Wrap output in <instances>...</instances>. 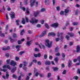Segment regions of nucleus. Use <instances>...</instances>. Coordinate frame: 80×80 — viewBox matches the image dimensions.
<instances>
[{
	"label": "nucleus",
	"mask_w": 80,
	"mask_h": 80,
	"mask_svg": "<svg viewBox=\"0 0 80 80\" xmlns=\"http://www.w3.org/2000/svg\"><path fill=\"white\" fill-rule=\"evenodd\" d=\"M45 11H46L45 8H42L40 11H38L37 12H34V14L35 15V17H37L40 12H45Z\"/></svg>",
	"instance_id": "obj_1"
},
{
	"label": "nucleus",
	"mask_w": 80,
	"mask_h": 80,
	"mask_svg": "<svg viewBox=\"0 0 80 80\" xmlns=\"http://www.w3.org/2000/svg\"><path fill=\"white\" fill-rule=\"evenodd\" d=\"M46 46L48 47V48H50V47H52V42L49 41L48 39L46 40Z\"/></svg>",
	"instance_id": "obj_2"
},
{
	"label": "nucleus",
	"mask_w": 80,
	"mask_h": 80,
	"mask_svg": "<svg viewBox=\"0 0 80 80\" xmlns=\"http://www.w3.org/2000/svg\"><path fill=\"white\" fill-rule=\"evenodd\" d=\"M38 20L35 19V18H32L31 19V20L30 21V23H32V24L37 23H38Z\"/></svg>",
	"instance_id": "obj_3"
},
{
	"label": "nucleus",
	"mask_w": 80,
	"mask_h": 80,
	"mask_svg": "<svg viewBox=\"0 0 80 80\" xmlns=\"http://www.w3.org/2000/svg\"><path fill=\"white\" fill-rule=\"evenodd\" d=\"M10 15L11 16V18L12 19H13V18H15V12H12L10 13H9Z\"/></svg>",
	"instance_id": "obj_4"
},
{
	"label": "nucleus",
	"mask_w": 80,
	"mask_h": 80,
	"mask_svg": "<svg viewBox=\"0 0 80 80\" xmlns=\"http://www.w3.org/2000/svg\"><path fill=\"white\" fill-rule=\"evenodd\" d=\"M10 65L14 67L16 65V66L17 65V63L16 62L14 61L13 60H12L11 61V62L10 63Z\"/></svg>",
	"instance_id": "obj_5"
},
{
	"label": "nucleus",
	"mask_w": 80,
	"mask_h": 80,
	"mask_svg": "<svg viewBox=\"0 0 80 80\" xmlns=\"http://www.w3.org/2000/svg\"><path fill=\"white\" fill-rule=\"evenodd\" d=\"M31 7H33L36 2V0H30Z\"/></svg>",
	"instance_id": "obj_6"
},
{
	"label": "nucleus",
	"mask_w": 80,
	"mask_h": 80,
	"mask_svg": "<svg viewBox=\"0 0 80 80\" xmlns=\"http://www.w3.org/2000/svg\"><path fill=\"white\" fill-rule=\"evenodd\" d=\"M58 23L57 22L51 25V26L54 27V28H57L58 27Z\"/></svg>",
	"instance_id": "obj_7"
},
{
	"label": "nucleus",
	"mask_w": 80,
	"mask_h": 80,
	"mask_svg": "<svg viewBox=\"0 0 80 80\" xmlns=\"http://www.w3.org/2000/svg\"><path fill=\"white\" fill-rule=\"evenodd\" d=\"M6 73V77L4 76H2V78H4V79L8 78V77H9V74L8 73V72H7Z\"/></svg>",
	"instance_id": "obj_8"
},
{
	"label": "nucleus",
	"mask_w": 80,
	"mask_h": 80,
	"mask_svg": "<svg viewBox=\"0 0 80 80\" xmlns=\"http://www.w3.org/2000/svg\"><path fill=\"white\" fill-rule=\"evenodd\" d=\"M34 73H35V75L36 77H37L38 75H39V72H38V71L37 69L35 68Z\"/></svg>",
	"instance_id": "obj_9"
},
{
	"label": "nucleus",
	"mask_w": 80,
	"mask_h": 80,
	"mask_svg": "<svg viewBox=\"0 0 80 80\" xmlns=\"http://www.w3.org/2000/svg\"><path fill=\"white\" fill-rule=\"evenodd\" d=\"M38 45L39 46L40 48H42L43 50H44V49H45V46L42 44V43H41L40 44H38Z\"/></svg>",
	"instance_id": "obj_10"
},
{
	"label": "nucleus",
	"mask_w": 80,
	"mask_h": 80,
	"mask_svg": "<svg viewBox=\"0 0 80 80\" xmlns=\"http://www.w3.org/2000/svg\"><path fill=\"white\" fill-rule=\"evenodd\" d=\"M3 68L4 69H5V68H7L9 69V70H11V68L9 66V65H4L3 66Z\"/></svg>",
	"instance_id": "obj_11"
},
{
	"label": "nucleus",
	"mask_w": 80,
	"mask_h": 80,
	"mask_svg": "<svg viewBox=\"0 0 80 80\" xmlns=\"http://www.w3.org/2000/svg\"><path fill=\"white\" fill-rule=\"evenodd\" d=\"M48 35V36H55V34L54 32H52L49 33Z\"/></svg>",
	"instance_id": "obj_12"
},
{
	"label": "nucleus",
	"mask_w": 80,
	"mask_h": 80,
	"mask_svg": "<svg viewBox=\"0 0 80 80\" xmlns=\"http://www.w3.org/2000/svg\"><path fill=\"white\" fill-rule=\"evenodd\" d=\"M34 56L35 57H41V54L40 53H39L38 54H34Z\"/></svg>",
	"instance_id": "obj_13"
},
{
	"label": "nucleus",
	"mask_w": 80,
	"mask_h": 80,
	"mask_svg": "<svg viewBox=\"0 0 80 80\" xmlns=\"http://www.w3.org/2000/svg\"><path fill=\"white\" fill-rule=\"evenodd\" d=\"M45 34H46V32H45V31H43L42 34L39 37H44V36L45 35Z\"/></svg>",
	"instance_id": "obj_14"
},
{
	"label": "nucleus",
	"mask_w": 80,
	"mask_h": 80,
	"mask_svg": "<svg viewBox=\"0 0 80 80\" xmlns=\"http://www.w3.org/2000/svg\"><path fill=\"white\" fill-rule=\"evenodd\" d=\"M27 39L28 40V41L27 42V45H28V46L30 45V42H31V41H30L29 42H28V41L29 40V39H30V38L28 37L27 38Z\"/></svg>",
	"instance_id": "obj_15"
},
{
	"label": "nucleus",
	"mask_w": 80,
	"mask_h": 80,
	"mask_svg": "<svg viewBox=\"0 0 80 80\" xmlns=\"http://www.w3.org/2000/svg\"><path fill=\"white\" fill-rule=\"evenodd\" d=\"M45 2L46 5H49V3H50V1L49 0H45Z\"/></svg>",
	"instance_id": "obj_16"
},
{
	"label": "nucleus",
	"mask_w": 80,
	"mask_h": 80,
	"mask_svg": "<svg viewBox=\"0 0 80 80\" xmlns=\"http://www.w3.org/2000/svg\"><path fill=\"white\" fill-rule=\"evenodd\" d=\"M72 66V61L69 60L68 64V67H70Z\"/></svg>",
	"instance_id": "obj_17"
},
{
	"label": "nucleus",
	"mask_w": 80,
	"mask_h": 80,
	"mask_svg": "<svg viewBox=\"0 0 80 80\" xmlns=\"http://www.w3.org/2000/svg\"><path fill=\"white\" fill-rule=\"evenodd\" d=\"M80 50V46H78L77 47V52H79Z\"/></svg>",
	"instance_id": "obj_18"
},
{
	"label": "nucleus",
	"mask_w": 80,
	"mask_h": 80,
	"mask_svg": "<svg viewBox=\"0 0 80 80\" xmlns=\"http://www.w3.org/2000/svg\"><path fill=\"white\" fill-rule=\"evenodd\" d=\"M65 15H67V14L69 12V10L68 9H66L65 10Z\"/></svg>",
	"instance_id": "obj_19"
},
{
	"label": "nucleus",
	"mask_w": 80,
	"mask_h": 80,
	"mask_svg": "<svg viewBox=\"0 0 80 80\" xmlns=\"http://www.w3.org/2000/svg\"><path fill=\"white\" fill-rule=\"evenodd\" d=\"M68 34L70 35V37H73L74 36V34L72 33L68 32Z\"/></svg>",
	"instance_id": "obj_20"
},
{
	"label": "nucleus",
	"mask_w": 80,
	"mask_h": 80,
	"mask_svg": "<svg viewBox=\"0 0 80 80\" xmlns=\"http://www.w3.org/2000/svg\"><path fill=\"white\" fill-rule=\"evenodd\" d=\"M16 67H15L14 68H13V69L11 70V72L12 73H14L15 72V70H16Z\"/></svg>",
	"instance_id": "obj_21"
},
{
	"label": "nucleus",
	"mask_w": 80,
	"mask_h": 80,
	"mask_svg": "<svg viewBox=\"0 0 80 80\" xmlns=\"http://www.w3.org/2000/svg\"><path fill=\"white\" fill-rule=\"evenodd\" d=\"M22 23L23 24V25H25V19L23 18L22 19V20L21 21Z\"/></svg>",
	"instance_id": "obj_22"
},
{
	"label": "nucleus",
	"mask_w": 80,
	"mask_h": 80,
	"mask_svg": "<svg viewBox=\"0 0 80 80\" xmlns=\"http://www.w3.org/2000/svg\"><path fill=\"white\" fill-rule=\"evenodd\" d=\"M21 47V46H20V45H18L16 46V48L17 49H18L17 50V51H19V49Z\"/></svg>",
	"instance_id": "obj_23"
},
{
	"label": "nucleus",
	"mask_w": 80,
	"mask_h": 80,
	"mask_svg": "<svg viewBox=\"0 0 80 80\" xmlns=\"http://www.w3.org/2000/svg\"><path fill=\"white\" fill-rule=\"evenodd\" d=\"M0 36L2 37H5V35L4 33H2V32H0Z\"/></svg>",
	"instance_id": "obj_24"
},
{
	"label": "nucleus",
	"mask_w": 80,
	"mask_h": 80,
	"mask_svg": "<svg viewBox=\"0 0 80 80\" xmlns=\"http://www.w3.org/2000/svg\"><path fill=\"white\" fill-rule=\"evenodd\" d=\"M24 64H23V67H26V66H27V62H23Z\"/></svg>",
	"instance_id": "obj_25"
},
{
	"label": "nucleus",
	"mask_w": 80,
	"mask_h": 80,
	"mask_svg": "<svg viewBox=\"0 0 80 80\" xmlns=\"http://www.w3.org/2000/svg\"><path fill=\"white\" fill-rule=\"evenodd\" d=\"M45 63L46 65H50V62L49 61H46Z\"/></svg>",
	"instance_id": "obj_26"
},
{
	"label": "nucleus",
	"mask_w": 80,
	"mask_h": 80,
	"mask_svg": "<svg viewBox=\"0 0 80 80\" xmlns=\"http://www.w3.org/2000/svg\"><path fill=\"white\" fill-rule=\"evenodd\" d=\"M52 69L53 70H54V71H57V70L58 68L57 67H53L52 68Z\"/></svg>",
	"instance_id": "obj_27"
},
{
	"label": "nucleus",
	"mask_w": 80,
	"mask_h": 80,
	"mask_svg": "<svg viewBox=\"0 0 80 80\" xmlns=\"http://www.w3.org/2000/svg\"><path fill=\"white\" fill-rule=\"evenodd\" d=\"M0 70L1 71H3V72H7V69H2L1 68H0Z\"/></svg>",
	"instance_id": "obj_28"
},
{
	"label": "nucleus",
	"mask_w": 80,
	"mask_h": 80,
	"mask_svg": "<svg viewBox=\"0 0 80 80\" xmlns=\"http://www.w3.org/2000/svg\"><path fill=\"white\" fill-rule=\"evenodd\" d=\"M20 8L21 9H22L23 11H25V8L24 7H22V6H20Z\"/></svg>",
	"instance_id": "obj_29"
},
{
	"label": "nucleus",
	"mask_w": 80,
	"mask_h": 80,
	"mask_svg": "<svg viewBox=\"0 0 80 80\" xmlns=\"http://www.w3.org/2000/svg\"><path fill=\"white\" fill-rule=\"evenodd\" d=\"M13 38H17V35L15 33H14L13 35Z\"/></svg>",
	"instance_id": "obj_30"
},
{
	"label": "nucleus",
	"mask_w": 80,
	"mask_h": 80,
	"mask_svg": "<svg viewBox=\"0 0 80 80\" xmlns=\"http://www.w3.org/2000/svg\"><path fill=\"white\" fill-rule=\"evenodd\" d=\"M16 24L17 25H19V22H20V20H17L16 21Z\"/></svg>",
	"instance_id": "obj_31"
},
{
	"label": "nucleus",
	"mask_w": 80,
	"mask_h": 80,
	"mask_svg": "<svg viewBox=\"0 0 80 80\" xmlns=\"http://www.w3.org/2000/svg\"><path fill=\"white\" fill-rule=\"evenodd\" d=\"M56 10L57 11H59L60 10V6H57L56 7Z\"/></svg>",
	"instance_id": "obj_32"
},
{
	"label": "nucleus",
	"mask_w": 80,
	"mask_h": 80,
	"mask_svg": "<svg viewBox=\"0 0 80 80\" xmlns=\"http://www.w3.org/2000/svg\"><path fill=\"white\" fill-rule=\"evenodd\" d=\"M78 79V77L77 76H75L74 77V80H77Z\"/></svg>",
	"instance_id": "obj_33"
},
{
	"label": "nucleus",
	"mask_w": 80,
	"mask_h": 80,
	"mask_svg": "<svg viewBox=\"0 0 80 80\" xmlns=\"http://www.w3.org/2000/svg\"><path fill=\"white\" fill-rule=\"evenodd\" d=\"M25 32V30L24 29H22L21 32V35H23V32Z\"/></svg>",
	"instance_id": "obj_34"
},
{
	"label": "nucleus",
	"mask_w": 80,
	"mask_h": 80,
	"mask_svg": "<svg viewBox=\"0 0 80 80\" xmlns=\"http://www.w3.org/2000/svg\"><path fill=\"white\" fill-rule=\"evenodd\" d=\"M5 16L6 17V20H8L9 18L8 17V14H6Z\"/></svg>",
	"instance_id": "obj_35"
},
{
	"label": "nucleus",
	"mask_w": 80,
	"mask_h": 80,
	"mask_svg": "<svg viewBox=\"0 0 80 80\" xmlns=\"http://www.w3.org/2000/svg\"><path fill=\"white\" fill-rule=\"evenodd\" d=\"M45 25L46 27L47 28H49V26H48V25L47 23H45Z\"/></svg>",
	"instance_id": "obj_36"
},
{
	"label": "nucleus",
	"mask_w": 80,
	"mask_h": 80,
	"mask_svg": "<svg viewBox=\"0 0 80 80\" xmlns=\"http://www.w3.org/2000/svg\"><path fill=\"white\" fill-rule=\"evenodd\" d=\"M73 42H70L69 43V45L70 46H72L73 45Z\"/></svg>",
	"instance_id": "obj_37"
},
{
	"label": "nucleus",
	"mask_w": 80,
	"mask_h": 80,
	"mask_svg": "<svg viewBox=\"0 0 80 80\" xmlns=\"http://www.w3.org/2000/svg\"><path fill=\"white\" fill-rule=\"evenodd\" d=\"M67 73V71L66 70H64L63 71V72H62V73L63 75H65Z\"/></svg>",
	"instance_id": "obj_38"
},
{
	"label": "nucleus",
	"mask_w": 80,
	"mask_h": 80,
	"mask_svg": "<svg viewBox=\"0 0 80 80\" xmlns=\"http://www.w3.org/2000/svg\"><path fill=\"white\" fill-rule=\"evenodd\" d=\"M66 38L68 40H69V38H70V37L68 35H67L66 36Z\"/></svg>",
	"instance_id": "obj_39"
},
{
	"label": "nucleus",
	"mask_w": 80,
	"mask_h": 80,
	"mask_svg": "<svg viewBox=\"0 0 80 80\" xmlns=\"http://www.w3.org/2000/svg\"><path fill=\"white\" fill-rule=\"evenodd\" d=\"M63 34V32H61L60 33V34L61 35V40H62V39H63V37L62 36V35Z\"/></svg>",
	"instance_id": "obj_40"
},
{
	"label": "nucleus",
	"mask_w": 80,
	"mask_h": 80,
	"mask_svg": "<svg viewBox=\"0 0 80 80\" xmlns=\"http://www.w3.org/2000/svg\"><path fill=\"white\" fill-rule=\"evenodd\" d=\"M25 53V52L24 51H22V52H21L19 53V55H22V54L23 53Z\"/></svg>",
	"instance_id": "obj_41"
},
{
	"label": "nucleus",
	"mask_w": 80,
	"mask_h": 80,
	"mask_svg": "<svg viewBox=\"0 0 80 80\" xmlns=\"http://www.w3.org/2000/svg\"><path fill=\"white\" fill-rule=\"evenodd\" d=\"M9 38L10 40V41L11 42H13L15 41H14V40L12 39V38H11V37H10Z\"/></svg>",
	"instance_id": "obj_42"
},
{
	"label": "nucleus",
	"mask_w": 80,
	"mask_h": 80,
	"mask_svg": "<svg viewBox=\"0 0 80 80\" xmlns=\"http://www.w3.org/2000/svg\"><path fill=\"white\" fill-rule=\"evenodd\" d=\"M52 3L53 5H55V3H56V0H52Z\"/></svg>",
	"instance_id": "obj_43"
},
{
	"label": "nucleus",
	"mask_w": 80,
	"mask_h": 80,
	"mask_svg": "<svg viewBox=\"0 0 80 80\" xmlns=\"http://www.w3.org/2000/svg\"><path fill=\"white\" fill-rule=\"evenodd\" d=\"M37 27H38V28H40V27H42V26L41 25V24H38L37 25Z\"/></svg>",
	"instance_id": "obj_44"
},
{
	"label": "nucleus",
	"mask_w": 80,
	"mask_h": 80,
	"mask_svg": "<svg viewBox=\"0 0 80 80\" xmlns=\"http://www.w3.org/2000/svg\"><path fill=\"white\" fill-rule=\"evenodd\" d=\"M32 61V62H34V63H37V60L36 59H33Z\"/></svg>",
	"instance_id": "obj_45"
},
{
	"label": "nucleus",
	"mask_w": 80,
	"mask_h": 80,
	"mask_svg": "<svg viewBox=\"0 0 80 80\" xmlns=\"http://www.w3.org/2000/svg\"><path fill=\"white\" fill-rule=\"evenodd\" d=\"M45 21L43 20H41V24H43L44 23V22Z\"/></svg>",
	"instance_id": "obj_46"
},
{
	"label": "nucleus",
	"mask_w": 80,
	"mask_h": 80,
	"mask_svg": "<svg viewBox=\"0 0 80 80\" xmlns=\"http://www.w3.org/2000/svg\"><path fill=\"white\" fill-rule=\"evenodd\" d=\"M35 52H39V51H40L39 49L38 48H35Z\"/></svg>",
	"instance_id": "obj_47"
},
{
	"label": "nucleus",
	"mask_w": 80,
	"mask_h": 80,
	"mask_svg": "<svg viewBox=\"0 0 80 80\" xmlns=\"http://www.w3.org/2000/svg\"><path fill=\"white\" fill-rule=\"evenodd\" d=\"M18 43L19 45H20V44H22V41H21L19 40L18 41Z\"/></svg>",
	"instance_id": "obj_48"
},
{
	"label": "nucleus",
	"mask_w": 80,
	"mask_h": 80,
	"mask_svg": "<svg viewBox=\"0 0 80 80\" xmlns=\"http://www.w3.org/2000/svg\"><path fill=\"white\" fill-rule=\"evenodd\" d=\"M26 22H27V23H28L29 22V19H28V18H27V17L26 18Z\"/></svg>",
	"instance_id": "obj_49"
},
{
	"label": "nucleus",
	"mask_w": 80,
	"mask_h": 80,
	"mask_svg": "<svg viewBox=\"0 0 80 80\" xmlns=\"http://www.w3.org/2000/svg\"><path fill=\"white\" fill-rule=\"evenodd\" d=\"M60 14L61 15H63L64 14V12H63V11H61V12H60Z\"/></svg>",
	"instance_id": "obj_50"
},
{
	"label": "nucleus",
	"mask_w": 80,
	"mask_h": 80,
	"mask_svg": "<svg viewBox=\"0 0 80 80\" xmlns=\"http://www.w3.org/2000/svg\"><path fill=\"white\" fill-rule=\"evenodd\" d=\"M44 57L45 59H47V55L46 54H44Z\"/></svg>",
	"instance_id": "obj_51"
},
{
	"label": "nucleus",
	"mask_w": 80,
	"mask_h": 80,
	"mask_svg": "<svg viewBox=\"0 0 80 80\" xmlns=\"http://www.w3.org/2000/svg\"><path fill=\"white\" fill-rule=\"evenodd\" d=\"M58 58H56L54 59V60H55V62H58Z\"/></svg>",
	"instance_id": "obj_52"
},
{
	"label": "nucleus",
	"mask_w": 80,
	"mask_h": 80,
	"mask_svg": "<svg viewBox=\"0 0 80 80\" xmlns=\"http://www.w3.org/2000/svg\"><path fill=\"white\" fill-rule=\"evenodd\" d=\"M15 59L16 61H18V60H19V58L18 57H16Z\"/></svg>",
	"instance_id": "obj_53"
},
{
	"label": "nucleus",
	"mask_w": 80,
	"mask_h": 80,
	"mask_svg": "<svg viewBox=\"0 0 80 80\" xmlns=\"http://www.w3.org/2000/svg\"><path fill=\"white\" fill-rule=\"evenodd\" d=\"M12 77L13 78H17V77L14 74L12 75Z\"/></svg>",
	"instance_id": "obj_54"
},
{
	"label": "nucleus",
	"mask_w": 80,
	"mask_h": 80,
	"mask_svg": "<svg viewBox=\"0 0 80 80\" xmlns=\"http://www.w3.org/2000/svg\"><path fill=\"white\" fill-rule=\"evenodd\" d=\"M60 32H57V37H60Z\"/></svg>",
	"instance_id": "obj_55"
},
{
	"label": "nucleus",
	"mask_w": 80,
	"mask_h": 80,
	"mask_svg": "<svg viewBox=\"0 0 80 80\" xmlns=\"http://www.w3.org/2000/svg\"><path fill=\"white\" fill-rule=\"evenodd\" d=\"M9 56V53H7L6 54L5 56L6 57H7L8 58V57Z\"/></svg>",
	"instance_id": "obj_56"
},
{
	"label": "nucleus",
	"mask_w": 80,
	"mask_h": 80,
	"mask_svg": "<svg viewBox=\"0 0 80 80\" xmlns=\"http://www.w3.org/2000/svg\"><path fill=\"white\" fill-rule=\"evenodd\" d=\"M73 25H78V22H73Z\"/></svg>",
	"instance_id": "obj_57"
},
{
	"label": "nucleus",
	"mask_w": 80,
	"mask_h": 80,
	"mask_svg": "<svg viewBox=\"0 0 80 80\" xmlns=\"http://www.w3.org/2000/svg\"><path fill=\"white\" fill-rule=\"evenodd\" d=\"M77 61H78V59H75L73 60V62H74V63H75V62H77Z\"/></svg>",
	"instance_id": "obj_58"
},
{
	"label": "nucleus",
	"mask_w": 80,
	"mask_h": 80,
	"mask_svg": "<svg viewBox=\"0 0 80 80\" xmlns=\"http://www.w3.org/2000/svg\"><path fill=\"white\" fill-rule=\"evenodd\" d=\"M62 57H63V58H65V54L63 53H62Z\"/></svg>",
	"instance_id": "obj_59"
},
{
	"label": "nucleus",
	"mask_w": 80,
	"mask_h": 80,
	"mask_svg": "<svg viewBox=\"0 0 80 80\" xmlns=\"http://www.w3.org/2000/svg\"><path fill=\"white\" fill-rule=\"evenodd\" d=\"M38 65H42V63L40 62V61H39L38 62Z\"/></svg>",
	"instance_id": "obj_60"
},
{
	"label": "nucleus",
	"mask_w": 80,
	"mask_h": 80,
	"mask_svg": "<svg viewBox=\"0 0 80 80\" xmlns=\"http://www.w3.org/2000/svg\"><path fill=\"white\" fill-rule=\"evenodd\" d=\"M28 10H29V8H27V13H28H28H30Z\"/></svg>",
	"instance_id": "obj_61"
},
{
	"label": "nucleus",
	"mask_w": 80,
	"mask_h": 80,
	"mask_svg": "<svg viewBox=\"0 0 80 80\" xmlns=\"http://www.w3.org/2000/svg\"><path fill=\"white\" fill-rule=\"evenodd\" d=\"M7 10L8 11H10V10H11V8H10V7H8L7 8Z\"/></svg>",
	"instance_id": "obj_62"
},
{
	"label": "nucleus",
	"mask_w": 80,
	"mask_h": 80,
	"mask_svg": "<svg viewBox=\"0 0 80 80\" xmlns=\"http://www.w3.org/2000/svg\"><path fill=\"white\" fill-rule=\"evenodd\" d=\"M10 60L9 59V60H7V63L8 64L9 63H10Z\"/></svg>",
	"instance_id": "obj_63"
},
{
	"label": "nucleus",
	"mask_w": 80,
	"mask_h": 80,
	"mask_svg": "<svg viewBox=\"0 0 80 80\" xmlns=\"http://www.w3.org/2000/svg\"><path fill=\"white\" fill-rule=\"evenodd\" d=\"M60 40V39L58 38H56V42H58Z\"/></svg>",
	"instance_id": "obj_64"
}]
</instances>
